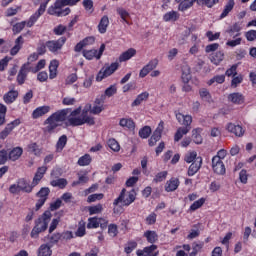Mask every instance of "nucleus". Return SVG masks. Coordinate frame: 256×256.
Returning <instances> with one entry per match:
<instances>
[{
  "instance_id": "obj_1",
  "label": "nucleus",
  "mask_w": 256,
  "mask_h": 256,
  "mask_svg": "<svg viewBox=\"0 0 256 256\" xmlns=\"http://www.w3.org/2000/svg\"><path fill=\"white\" fill-rule=\"evenodd\" d=\"M71 109H61L52 113L45 121L44 125H47L44 129L45 133H54L57 127H60V123L67 121V115H69Z\"/></svg>"
},
{
  "instance_id": "obj_2",
  "label": "nucleus",
  "mask_w": 256,
  "mask_h": 256,
  "mask_svg": "<svg viewBox=\"0 0 256 256\" xmlns=\"http://www.w3.org/2000/svg\"><path fill=\"white\" fill-rule=\"evenodd\" d=\"M143 237H145L147 243H150V246H146L143 249H138L136 251L137 256H159V251H157V243L159 241V235L154 230H147L144 232ZM157 251V252H155Z\"/></svg>"
},
{
  "instance_id": "obj_3",
  "label": "nucleus",
  "mask_w": 256,
  "mask_h": 256,
  "mask_svg": "<svg viewBox=\"0 0 256 256\" xmlns=\"http://www.w3.org/2000/svg\"><path fill=\"white\" fill-rule=\"evenodd\" d=\"M52 217L53 214L51 213V211H44L43 214L35 220L34 227L30 233V237L32 239H38L41 233H45V231L49 229V223H51Z\"/></svg>"
},
{
  "instance_id": "obj_4",
  "label": "nucleus",
  "mask_w": 256,
  "mask_h": 256,
  "mask_svg": "<svg viewBox=\"0 0 256 256\" xmlns=\"http://www.w3.org/2000/svg\"><path fill=\"white\" fill-rule=\"evenodd\" d=\"M137 200V191L135 189H131L127 191V189L123 188L117 198L113 201V207H117V205H122V207H129L133 205Z\"/></svg>"
},
{
  "instance_id": "obj_5",
  "label": "nucleus",
  "mask_w": 256,
  "mask_h": 256,
  "mask_svg": "<svg viewBox=\"0 0 256 256\" xmlns=\"http://www.w3.org/2000/svg\"><path fill=\"white\" fill-rule=\"evenodd\" d=\"M33 184H30L29 181L25 178H19L15 184H11L8 188L11 195H19L22 193H33Z\"/></svg>"
},
{
  "instance_id": "obj_6",
  "label": "nucleus",
  "mask_w": 256,
  "mask_h": 256,
  "mask_svg": "<svg viewBox=\"0 0 256 256\" xmlns=\"http://www.w3.org/2000/svg\"><path fill=\"white\" fill-rule=\"evenodd\" d=\"M63 7L65 6L62 4L61 0H56L54 4L48 8L47 13L54 17H67V15L71 13V8L67 7L63 9Z\"/></svg>"
},
{
  "instance_id": "obj_7",
  "label": "nucleus",
  "mask_w": 256,
  "mask_h": 256,
  "mask_svg": "<svg viewBox=\"0 0 256 256\" xmlns=\"http://www.w3.org/2000/svg\"><path fill=\"white\" fill-rule=\"evenodd\" d=\"M65 43H67V37L62 36L55 40L47 41V49L49 53L52 55H59L61 51H63V47H65Z\"/></svg>"
},
{
  "instance_id": "obj_8",
  "label": "nucleus",
  "mask_w": 256,
  "mask_h": 256,
  "mask_svg": "<svg viewBox=\"0 0 256 256\" xmlns=\"http://www.w3.org/2000/svg\"><path fill=\"white\" fill-rule=\"evenodd\" d=\"M117 69H119V62H114L108 66L101 68L96 76V81L101 82L103 81V79H107V77H111V75H113V73H115Z\"/></svg>"
},
{
  "instance_id": "obj_9",
  "label": "nucleus",
  "mask_w": 256,
  "mask_h": 256,
  "mask_svg": "<svg viewBox=\"0 0 256 256\" xmlns=\"http://www.w3.org/2000/svg\"><path fill=\"white\" fill-rule=\"evenodd\" d=\"M71 127H80L81 125H95V118L89 115L81 114L80 118H68Z\"/></svg>"
},
{
  "instance_id": "obj_10",
  "label": "nucleus",
  "mask_w": 256,
  "mask_h": 256,
  "mask_svg": "<svg viewBox=\"0 0 256 256\" xmlns=\"http://www.w3.org/2000/svg\"><path fill=\"white\" fill-rule=\"evenodd\" d=\"M49 1L51 0H46L45 2L41 3L38 10L30 16L28 21H26V27H33L35 25L36 21H39V17L43 15L47 9V5H49Z\"/></svg>"
},
{
  "instance_id": "obj_11",
  "label": "nucleus",
  "mask_w": 256,
  "mask_h": 256,
  "mask_svg": "<svg viewBox=\"0 0 256 256\" xmlns=\"http://www.w3.org/2000/svg\"><path fill=\"white\" fill-rule=\"evenodd\" d=\"M21 125V119L17 118L8 123L5 128L0 132V140L5 141L7 137L13 133V130Z\"/></svg>"
},
{
  "instance_id": "obj_12",
  "label": "nucleus",
  "mask_w": 256,
  "mask_h": 256,
  "mask_svg": "<svg viewBox=\"0 0 256 256\" xmlns=\"http://www.w3.org/2000/svg\"><path fill=\"white\" fill-rule=\"evenodd\" d=\"M31 73V63L26 62L24 63L17 75L16 81L18 85H25V81H27V76Z\"/></svg>"
},
{
  "instance_id": "obj_13",
  "label": "nucleus",
  "mask_w": 256,
  "mask_h": 256,
  "mask_svg": "<svg viewBox=\"0 0 256 256\" xmlns=\"http://www.w3.org/2000/svg\"><path fill=\"white\" fill-rule=\"evenodd\" d=\"M105 52V44H101L99 50L91 49V50H83L82 54L85 59L88 61H92V59H101L103 57V53Z\"/></svg>"
},
{
  "instance_id": "obj_14",
  "label": "nucleus",
  "mask_w": 256,
  "mask_h": 256,
  "mask_svg": "<svg viewBox=\"0 0 256 256\" xmlns=\"http://www.w3.org/2000/svg\"><path fill=\"white\" fill-rule=\"evenodd\" d=\"M164 125L165 123L163 121H160V123L158 124V127L155 129L152 136L148 140L149 147H155V145H157V142L161 141Z\"/></svg>"
},
{
  "instance_id": "obj_15",
  "label": "nucleus",
  "mask_w": 256,
  "mask_h": 256,
  "mask_svg": "<svg viewBox=\"0 0 256 256\" xmlns=\"http://www.w3.org/2000/svg\"><path fill=\"white\" fill-rule=\"evenodd\" d=\"M212 169L216 175H225V173H227L225 164L219 159V157L212 158Z\"/></svg>"
},
{
  "instance_id": "obj_16",
  "label": "nucleus",
  "mask_w": 256,
  "mask_h": 256,
  "mask_svg": "<svg viewBox=\"0 0 256 256\" xmlns=\"http://www.w3.org/2000/svg\"><path fill=\"white\" fill-rule=\"evenodd\" d=\"M226 130L228 133L235 135V137H243V135H245V129H243V126L232 122L226 125Z\"/></svg>"
},
{
  "instance_id": "obj_17",
  "label": "nucleus",
  "mask_w": 256,
  "mask_h": 256,
  "mask_svg": "<svg viewBox=\"0 0 256 256\" xmlns=\"http://www.w3.org/2000/svg\"><path fill=\"white\" fill-rule=\"evenodd\" d=\"M179 185H181V181H179V178H170L169 180L166 181L165 184L166 193H173V191H177V189H179Z\"/></svg>"
},
{
  "instance_id": "obj_18",
  "label": "nucleus",
  "mask_w": 256,
  "mask_h": 256,
  "mask_svg": "<svg viewBox=\"0 0 256 256\" xmlns=\"http://www.w3.org/2000/svg\"><path fill=\"white\" fill-rule=\"evenodd\" d=\"M23 155V148L21 146H16L9 150L8 152V159L9 161L15 162L19 161Z\"/></svg>"
},
{
  "instance_id": "obj_19",
  "label": "nucleus",
  "mask_w": 256,
  "mask_h": 256,
  "mask_svg": "<svg viewBox=\"0 0 256 256\" xmlns=\"http://www.w3.org/2000/svg\"><path fill=\"white\" fill-rule=\"evenodd\" d=\"M51 111V106H39L32 112V119H39Z\"/></svg>"
},
{
  "instance_id": "obj_20",
  "label": "nucleus",
  "mask_w": 256,
  "mask_h": 256,
  "mask_svg": "<svg viewBox=\"0 0 256 256\" xmlns=\"http://www.w3.org/2000/svg\"><path fill=\"white\" fill-rule=\"evenodd\" d=\"M47 173V167L46 166H41L38 167L34 178L32 180V185L33 187H37L38 183H41V179H43V177H45V174Z\"/></svg>"
},
{
  "instance_id": "obj_21",
  "label": "nucleus",
  "mask_w": 256,
  "mask_h": 256,
  "mask_svg": "<svg viewBox=\"0 0 256 256\" xmlns=\"http://www.w3.org/2000/svg\"><path fill=\"white\" fill-rule=\"evenodd\" d=\"M228 101L234 105H243L245 103V96L239 92H234L228 95Z\"/></svg>"
},
{
  "instance_id": "obj_22",
  "label": "nucleus",
  "mask_w": 256,
  "mask_h": 256,
  "mask_svg": "<svg viewBox=\"0 0 256 256\" xmlns=\"http://www.w3.org/2000/svg\"><path fill=\"white\" fill-rule=\"evenodd\" d=\"M17 97H19V91L17 90H10L3 96V101L6 105H11L17 101Z\"/></svg>"
},
{
  "instance_id": "obj_23",
  "label": "nucleus",
  "mask_w": 256,
  "mask_h": 256,
  "mask_svg": "<svg viewBox=\"0 0 256 256\" xmlns=\"http://www.w3.org/2000/svg\"><path fill=\"white\" fill-rule=\"evenodd\" d=\"M202 164L203 160L201 158H197L194 162H192L188 168V177H193V175H195L199 169H201Z\"/></svg>"
},
{
  "instance_id": "obj_24",
  "label": "nucleus",
  "mask_w": 256,
  "mask_h": 256,
  "mask_svg": "<svg viewBox=\"0 0 256 256\" xmlns=\"http://www.w3.org/2000/svg\"><path fill=\"white\" fill-rule=\"evenodd\" d=\"M24 43H25V39H23V36H19L15 40V45L10 50V55L12 57H15V55H17V53H19V51H21V49H23Z\"/></svg>"
},
{
  "instance_id": "obj_25",
  "label": "nucleus",
  "mask_w": 256,
  "mask_h": 256,
  "mask_svg": "<svg viewBox=\"0 0 256 256\" xmlns=\"http://www.w3.org/2000/svg\"><path fill=\"white\" fill-rule=\"evenodd\" d=\"M180 17L181 15L179 14V12L172 10L163 15V21H165V23H175V21H179Z\"/></svg>"
},
{
  "instance_id": "obj_26",
  "label": "nucleus",
  "mask_w": 256,
  "mask_h": 256,
  "mask_svg": "<svg viewBox=\"0 0 256 256\" xmlns=\"http://www.w3.org/2000/svg\"><path fill=\"white\" fill-rule=\"evenodd\" d=\"M135 55H137V50H135V48H130L119 56L118 61L119 63H125V61H129V59H132Z\"/></svg>"
},
{
  "instance_id": "obj_27",
  "label": "nucleus",
  "mask_w": 256,
  "mask_h": 256,
  "mask_svg": "<svg viewBox=\"0 0 256 256\" xmlns=\"http://www.w3.org/2000/svg\"><path fill=\"white\" fill-rule=\"evenodd\" d=\"M119 125L123 129H128V131H135V121H133V118H121Z\"/></svg>"
},
{
  "instance_id": "obj_28",
  "label": "nucleus",
  "mask_w": 256,
  "mask_h": 256,
  "mask_svg": "<svg viewBox=\"0 0 256 256\" xmlns=\"http://www.w3.org/2000/svg\"><path fill=\"white\" fill-rule=\"evenodd\" d=\"M191 131V126L179 127L174 135L175 143H179L183 139L184 135H187Z\"/></svg>"
},
{
  "instance_id": "obj_29",
  "label": "nucleus",
  "mask_w": 256,
  "mask_h": 256,
  "mask_svg": "<svg viewBox=\"0 0 256 256\" xmlns=\"http://www.w3.org/2000/svg\"><path fill=\"white\" fill-rule=\"evenodd\" d=\"M109 27V16L104 15L101 19L100 22L97 26L98 28V32L101 35H105V33H107V28Z\"/></svg>"
},
{
  "instance_id": "obj_30",
  "label": "nucleus",
  "mask_w": 256,
  "mask_h": 256,
  "mask_svg": "<svg viewBox=\"0 0 256 256\" xmlns=\"http://www.w3.org/2000/svg\"><path fill=\"white\" fill-rule=\"evenodd\" d=\"M67 146V135L63 134L59 137L55 145L56 153H62L65 147Z\"/></svg>"
},
{
  "instance_id": "obj_31",
  "label": "nucleus",
  "mask_w": 256,
  "mask_h": 256,
  "mask_svg": "<svg viewBox=\"0 0 256 256\" xmlns=\"http://www.w3.org/2000/svg\"><path fill=\"white\" fill-rule=\"evenodd\" d=\"M57 69H59V60L54 59L49 65V79H55L57 77Z\"/></svg>"
},
{
  "instance_id": "obj_32",
  "label": "nucleus",
  "mask_w": 256,
  "mask_h": 256,
  "mask_svg": "<svg viewBox=\"0 0 256 256\" xmlns=\"http://www.w3.org/2000/svg\"><path fill=\"white\" fill-rule=\"evenodd\" d=\"M176 119L178 121V123L182 122V125L184 126H191V124L193 123V117L191 115H183L181 113L176 114Z\"/></svg>"
},
{
  "instance_id": "obj_33",
  "label": "nucleus",
  "mask_w": 256,
  "mask_h": 256,
  "mask_svg": "<svg viewBox=\"0 0 256 256\" xmlns=\"http://www.w3.org/2000/svg\"><path fill=\"white\" fill-rule=\"evenodd\" d=\"M234 7H235V0H229L224 6V9L220 15V19H225V17H227V15H229V13L233 11Z\"/></svg>"
},
{
  "instance_id": "obj_34",
  "label": "nucleus",
  "mask_w": 256,
  "mask_h": 256,
  "mask_svg": "<svg viewBox=\"0 0 256 256\" xmlns=\"http://www.w3.org/2000/svg\"><path fill=\"white\" fill-rule=\"evenodd\" d=\"M147 99H149V92H142L132 102L131 107H139V105H141L143 101H147Z\"/></svg>"
},
{
  "instance_id": "obj_35",
  "label": "nucleus",
  "mask_w": 256,
  "mask_h": 256,
  "mask_svg": "<svg viewBox=\"0 0 256 256\" xmlns=\"http://www.w3.org/2000/svg\"><path fill=\"white\" fill-rule=\"evenodd\" d=\"M197 3V0H181L178 5V11H187V9H191L193 5Z\"/></svg>"
},
{
  "instance_id": "obj_36",
  "label": "nucleus",
  "mask_w": 256,
  "mask_h": 256,
  "mask_svg": "<svg viewBox=\"0 0 256 256\" xmlns=\"http://www.w3.org/2000/svg\"><path fill=\"white\" fill-rule=\"evenodd\" d=\"M27 151L28 153H31L36 157H39L41 155V148H39V144H37V142H31L30 144H28Z\"/></svg>"
},
{
  "instance_id": "obj_37",
  "label": "nucleus",
  "mask_w": 256,
  "mask_h": 256,
  "mask_svg": "<svg viewBox=\"0 0 256 256\" xmlns=\"http://www.w3.org/2000/svg\"><path fill=\"white\" fill-rule=\"evenodd\" d=\"M223 59H225V54L223 51H217L210 56V61L214 65H219Z\"/></svg>"
},
{
  "instance_id": "obj_38",
  "label": "nucleus",
  "mask_w": 256,
  "mask_h": 256,
  "mask_svg": "<svg viewBox=\"0 0 256 256\" xmlns=\"http://www.w3.org/2000/svg\"><path fill=\"white\" fill-rule=\"evenodd\" d=\"M92 161H93V158H91L90 154H84L78 159L77 165H79V167H87L91 165Z\"/></svg>"
},
{
  "instance_id": "obj_39",
  "label": "nucleus",
  "mask_w": 256,
  "mask_h": 256,
  "mask_svg": "<svg viewBox=\"0 0 256 256\" xmlns=\"http://www.w3.org/2000/svg\"><path fill=\"white\" fill-rule=\"evenodd\" d=\"M201 131H203L201 128H195L192 130V140L196 143V145H201L203 143Z\"/></svg>"
},
{
  "instance_id": "obj_40",
  "label": "nucleus",
  "mask_w": 256,
  "mask_h": 256,
  "mask_svg": "<svg viewBox=\"0 0 256 256\" xmlns=\"http://www.w3.org/2000/svg\"><path fill=\"white\" fill-rule=\"evenodd\" d=\"M53 255V250L48 244H42L38 249V256H51Z\"/></svg>"
},
{
  "instance_id": "obj_41",
  "label": "nucleus",
  "mask_w": 256,
  "mask_h": 256,
  "mask_svg": "<svg viewBox=\"0 0 256 256\" xmlns=\"http://www.w3.org/2000/svg\"><path fill=\"white\" fill-rule=\"evenodd\" d=\"M61 241V233L57 232L52 235H48V243L50 247H53L54 245H57Z\"/></svg>"
},
{
  "instance_id": "obj_42",
  "label": "nucleus",
  "mask_w": 256,
  "mask_h": 256,
  "mask_svg": "<svg viewBox=\"0 0 256 256\" xmlns=\"http://www.w3.org/2000/svg\"><path fill=\"white\" fill-rule=\"evenodd\" d=\"M137 246H138L137 241H134V240L128 241L124 247V253H126V255H131V253L135 251Z\"/></svg>"
},
{
  "instance_id": "obj_43",
  "label": "nucleus",
  "mask_w": 256,
  "mask_h": 256,
  "mask_svg": "<svg viewBox=\"0 0 256 256\" xmlns=\"http://www.w3.org/2000/svg\"><path fill=\"white\" fill-rule=\"evenodd\" d=\"M227 33H229V35L232 37V35L234 33L235 36L234 37H239V35H241V24H239V22L234 23L228 30Z\"/></svg>"
},
{
  "instance_id": "obj_44",
  "label": "nucleus",
  "mask_w": 256,
  "mask_h": 256,
  "mask_svg": "<svg viewBox=\"0 0 256 256\" xmlns=\"http://www.w3.org/2000/svg\"><path fill=\"white\" fill-rule=\"evenodd\" d=\"M25 26H27V21L18 22L12 25L13 35H19V33L25 29Z\"/></svg>"
},
{
  "instance_id": "obj_45",
  "label": "nucleus",
  "mask_w": 256,
  "mask_h": 256,
  "mask_svg": "<svg viewBox=\"0 0 256 256\" xmlns=\"http://www.w3.org/2000/svg\"><path fill=\"white\" fill-rule=\"evenodd\" d=\"M49 193H51V190L49 189V187H42L36 193V197H38V199H44V201H47V199H49Z\"/></svg>"
},
{
  "instance_id": "obj_46",
  "label": "nucleus",
  "mask_w": 256,
  "mask_h": 256,
  "mask_svg": "<svg viewBox=\"0 0 256 256\" xmlns=\"http://www.w3.org/2000/svg\"><path fill=\"white\" fill-rule=\"evenodd\" d=\"M67 179L59 178L50 182L52 187H59V189H65L67 187Z\"/></svg>"
},
{
  "instance_id": "obj_47",
  "label": "nucleus",
  "mask_w": 256,
  "mask_h": 256,
  "mask_svg": "<svg viewBox=\"0 0 256 256\" xmlns=\"http://www.w3.org/2000/svg\"><path fill=\"white\" fill-rule=\"evenodd\" d=\"M217 3H219V0H197V5L207 7L208 9H213Z\"/></svg>"
},
{
  "instance_id": "obj_48",
  "label": "nucleus",
  "mask_w": 256,
  "mask_h": 256,
  "mask_svg": "<svg viewBox=\"0 0 256 256\" xmlns=\"http://www.w3.org/2000/svg\"><path fill=\"white\" fill-rule=\"evenodd\" d=\"M7 106H5L3 103H0V127L4 125L7 120Z\"/></svg>"
},
{
  "instance_id": "obj_49",
  "label": "nucleus",
  "mask_w": 256,
  "mask_h": 256,
  "mask_svg": "<svg viewBox=\"0 0 256 256\" xmlns=\"http://www.w3.org/2000/svg\"><path fill=\"white\" fill-rule=\"evenodd\" d=\"M205 201H207L205 198H200L196 201H194L190 207L189 211H197V209H201L202 205H205Z\"/></svg>"
},
{
  "instance_id": "obj_50",
  "label": "nucleus",
  "mask_w": 256,
  "mask_h": 256,
  "mask_svg": "<svg viewBox=\"0 0 256 256\" xmlns=\"http://www.w3.org/2000/svg\"><path fill=\"white\" fill-rule=\"evenodd\" d=\"M168 175H169V172L167 171L158 172L153 179V183H163V181L167 179Z\"/></svg>"
},
{
  "instance_id": "obj_51",
  "label": "nucleus",
  "mask_w": 256,
  "mask_h": 256,
  "mask_svg": "<svg viewBox=\"0 0 256 256\" xmlns=\"http://www.w3.org/2000/svg\"><path fill=\"white\" fill-rule=\"evenodd\" d=\"M151 136V126H144L139 130V137L141 139H149Z\"/></svg>"
},
{
  "instance_id": "obj_52",
  "label": "nucleus",
  "mask_w": 256,
  "mask_h": 256,
  "mask_svg": "<svg viewBox=\"0 0 256 256\" xmlns=\"http://www.w3.org/2000/svg\"><path fill=\"white\" fill-rule=\"evenodd\" d=\"M107 145L115 153H118V151H121V146L119 145V142L115 140V138L109 139L107 142Z\"/></svg>"
},
{
  "instance_id": "obj_53",
  "label": "nucleus",
  "mask_w": 256,
  "mask_h": 256,
  "mask_svg": "<svg viewBox=\"0 0 256 256\" xmlns=\"http://www.w3.org/2000/svg\"><path fill=\"white\" fill-rule=\"evenodd\" d=\"M117 13L121 17L122 21L126 23V25H129V12L125 10V8H117Z\"/></svg>"
},
{
  "instance_id": "obj_54",
  "label": "nucleus",
  "mask_w": 256,
  "mask_h": 256,
  "mask_svg": "<svg viewBox=\"0 0 256 256\" xmlns=\"http://www.w3.org/2000/svg\"><path fill=\"white\" fill-rule=\"evenodd\" d=\"M102 211H103L102 204H97V205L88 207L89 215H99V213H101Z\"/></svg>"
},
{
  "instance_id": "obj_55",
  "label": "nucleus",
  "mask_w": 256,
  "mask_h": 256,
  "mask_svg": "<svg viewBox=\"0 0 256 256\" xmlns=\"http://www.w3.org/2000/svg\"><path fill=\"white\" fill-rule=\"evenodd\" d=\"M46 61L45 59H41L35 67L31 66L30 65V70H31V73H39V71H41V69H45V65H46Z\"/></svg>"
},
{
  "instance_id": "obj_56",
  "label": "nucleus",
  "mask_w": 256,
  "mask_h": 256,
  "mask_svg": "<svg viewBox=\"0 0 256 256\" xmlns=\"http://www.w3.org/2000/svg\"><path fill=\"white\" fill-rule=\"evenodd\" d=\"M67 31V26L63 24H59L58 26L53 28L54 35H57L58 37H61V35H65Z\"/></svg>"
},
{
  "instance_id": "obj_57",
  "label": "nucleus",
  "mask_w": 256,
  "mask_h": 256,
  "mask_svg": "<svg viewBox=\"0 0 256 256\" xmlns=\"http://www.w3.org/2000/svg\"><path fill=\"white\" fill-rule=\"evenodd\" d=\"M213 83H218L219 85L225 83V75H216L207 82V85L211 86Z\"/></svg>"
},
{
  "instance_id": "obj_58",
  "label": "nucleus",
  "mask_w": 256,
  "mask_h": 256,
  "mask_svg": "<svg viewBox=\"0 0 256 256\" xmlns=\"http://www.w3.org/2000/svg\"><path fill=\"white\" fill-rule=\"evenodd\" d=\"M36 51L38 53V55H45V53H47L48 49H47V41L43 42L40 40V42L38 43V46L36 48Z\"/></svg>"
},
{
  "instance_id": "obj_59",
  "label": "nucleus",
  "mask_w": 256,
  "mask_h": 256,
  "mask_svg": "<svg viewBox=\"0 0 256 256\" xmlns=\"http://www.w3.org/2000/svg\"><path fill=\"white\" fill-rule=\"evenodd\" d=\"M193 227L195 229H191L189 234L187 235V239H189V240L197 239V237H199L201 235V231L199 230L197 225H194Z\"/></svg>"
},
{
  "instance_id": "obj_60",
  "label": "nucleus",
  "mask_w": 256,
  "mask_h": 256,
  "mask_svg": "<svg viewBox=\"0 0 256 256\" xmlns=\"http://www.w3.org/2000/svg\"><path fill=\"white\" fill-rule=\"evenodd\" d=\"M99 227V218L92 217L88 219L87 229H98Z\"/></svg>"
},
{
  "instance_id": "obj_61",
  "label": "nucleus",
  "mask_w": 256,
  "mask_h": 256,
  "mask_svg": "<svg viewBox=\"0 0 256 256\" xmlns=\"http://www.w3.org/2000/svg\"><path fill=\"white\" fill-rule=\"evenodd\" d=\"M116 93H117V85L113 84V85H110L102 95H105V99H106L107 97H113V95H116Z\"/></svg>"
},
{
  "instance_id": "obj_62",
  "label": "nucleus",
  "mask_w": 256,
  "mask_h": 256,
  "mask_svg": "<svg viewBox=\"0 0 256 256\" xmlns=\"http://www.w3.org/2000/svg\"><path fill=\"white\" fill-rule=\"evenodd\" d=\"M108 235L110 237H117V235H119V228L117 227V224H110L108 226Z\"/></svg>"
},
{
  "instance_id": "obj_63",
  "label": "nucleus",
  "mask_w": 256,
  "mask_h": 256,
  "mask_svg": "<svg viewBox=\"0 0 256 256\" xmlns=\"http://www.w3.org/2000/svg\"><path fill=\"white\" fill-rule=\"evenodd\" d=\"M199 95L204 101H211V93H209V90H207V88L200 89Z\"/></svg>"
},
{
  "instance_id": "obj_64",
  "label": "nucleus",
  "mask_w": 256,
  "mask_h": 256,
  "mask_svg": "<svg viewBox=\"0 0 256 256\" xmlns=\"http://www.w3.org/2000/svg\"><path fill=\"white\" fill-rule=\"evenodd\" d=\"M9 161V152L6 149L0 150V165H5Z\"/></svg>"
}]
</instances>
